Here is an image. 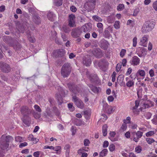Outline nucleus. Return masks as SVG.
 Wrapping results in <instances>:
<instances>
[{
  "label": "nucleus",
  "instance_id": "f257e3e1",
  "mask_svg": "<svg viewBox=\"0 0 157 157\" xmlns=\"http://www.w3.org/2000/svg\"><path fill=\"white\" fill-rule=\"evenodd\" d=\"M139 97L138 94V100H139ZM154 106V103L150 100H147V95L144 96V98L139 101L138 102V109L139 111H144L147 108H149Z\"/></svg>",
  "mask_w": 157,
  "mask_h": 157
},
{
  "label": "nucleus",
  "instance_id": "f03ea898",
  "mask_svg": "<svg viewBox=\"0 0 157 157\" xmlns=\"http://www.w3.org/2000/svg\"><path fill=\"white\" fill-rule=\"evenodd\" d=\"M13 140V138L9 135H5L2 136L0 140V147L2 150L7 149L9 147V142Z\"/></svg>",
  "mask_w": 157,
  "mask_h": 157
},
{
  "label": "nucleus",
  "instance_id": "7ed1b4c3",
  "mask_svg": "<svg viewBox=\"0 0 157 157\" xmlns=\"http://www.w3.org/2000/svg\"><path fill=\"white\" fill-rule=\"evenodd\" d=\"M155 23L153 21H147L145 22L141 29L143 33H146L151 31L154 28Z\"/></svg>",
  "mask_w": 157,
  "mask_h": 157
},
{
  "label": "nucleus",
  "instance_id": "20e7f679",
  "mask_svg": "<svg viewBox=\"0 0 157 157\" xmlns=\"http://www.w3.org/2000/svg\"><path fill=\"white\" fill-rule=\"evenodd\" d=\"M32 110V109H29L27 106H24L21 107L20 111L23 117L29 118Z\"/></svg>",
  "mask_w": 157,
  "mask_h": 157
},
{
  "label": "nucleus",
  "instance_id": "39448f33",
  "mask_svg": "<svg viewBox=\"0 0 157 157\" xmlns=\"http://www.w3.org/2000/svg\"><path fill=\"white\" fill-rule=\"evenodd\" d=\"M94 65L100 68H106L108 66L109 63L105 59L100 60L98 61L95 60L94 61Z\"/></svg>",
  "mask_w": 157,
  "mask_h": 157
},
{
  "label": "nucleus",
  "instance_id": "423d86ee",
  "mask_svg": "<svg viewBox=\"0 0 157 157\" xmlns=\"http://www.w3.org/2000/svg\"><path fill=\"white\" fill-rule=\"evenodd\" d=\"M82 33V28H77L72 29L71 35L74 38H77L80 36Z\"/></svg>",
  "mask_w": 157,
  "mask_h": 157
},
{
  "label": "nucleus",
  "instance_id": "0eeeda50",
  "mask_svg": "<svg viewBox=\"0 0 157 157\" xmlns=\"http://www.w3.org/2000/svg\"><path fill=\"white\" fill-rule=\"evenodd\" d=\"M72 99V100L78 107L81 109H83L84 108L83 102L76 96H73Z\"/></svg>",
  "mask_w": 157,
  "mask_h": 157
},
{
  "label": "nucleus",
  "instance_id": "6e6552de",
  "mask_svg": "<svg viewBox=\"0 0 157 157\" xmlns=\"http://www.w3.org/2000/svg\"><path fill=\"white\" fill-rule=\"evenodd\" d=\"M86 3L85 6L87 10H92L95 7L96 5V0H86Z\"/></svg>",
  "mask_w": 157,
  "mask_h": 157
},
{
  "label": "nucleus",
  "instance_id": "1a4fd4ad",
  "mask_svg": "<svg viewBox=\"0 0 157 157\" xmlns=\"http://www.w3.org/2000/svg\"><path fill=\"white\" fill-rule=\"evenodd\" d=\"M92 53L95 57L98 59L101 58L103 55L102 51L98 48L93 49Z\"/></svg>",
  "mask_w": 157,
  "mask_h": 157
},
{
  "label": "nucleus",
  "instance_id": "9d476101",
  "mask_svg": "<svg viewBox=\"0 0 157 157\" xmlns=\"http://www.w3.org/2000/svg\"><path fill=\"white\" fill-rule=\"evenodd\" d=\"M58 90L59 91V94L58 95V94H56V97L58 101L59 102V104L60 105L63 102V99L62 96L63 95V90L62 88L60 87H58Z\"/></svg>",
  "mask_w": 157,
  "mask_h": 157
},
{
  "label": "nucleus",
  "instance_id": "9b49d317",
  "mask_svg": "<svg viewBox=\"0 0 157 157\" xmlns=\"http://www.w3.org/2000/svg\"><path fill=\"white\" fill-rule=\"evenodd\" d=\"M75 16L74 15L71 14L69 16L68 20V25L71 27H74L75 26Z\"/></svg>",
  "mask_w": 157,
  "mask_h": 157
},
{
  "label": "nucleus",
  "instance_id": "f8f14e48",
  "mask_svg": "<svg viewBox=\"0 0 157 157\" xmlns=\"http://www.w3.org/2000/svg\"><path fill=\"white\" fill-rule=\"evenodd\" d=\"M67 86L69 90L75 94H78L80 91L79 87L77 86H75L74 85L68 83L67 84Z\"/></svg>",
  "mask_w": 157,
  "mask_h": 157
},
{
  "label": "nucleus",
  "instance_id": "ddd939ff",
  "mask_svg": "<svg viewBox=\"0 0 157 157\" xmlns=\"http://www.w3.org/2000/svg\"><path fill=\"white\" fill-rule=\"evenodd\" d=\"M148 36L145 35L140 39V44L143 46L146 47L148 40Z\"/></svg>",
  "mask_w": 157,
  "mask_h": 157
},
{
  "label": "nucleus",
  "instance_id": "4468645a",
  "mask_svg": "<svg viewBox=\"0 0 157 157\" xmlns=\"http://www.w3.org/2000/svg\"><path fill=\"white\" fill-rule=\"evenodd\" d=\"M147 52V49L144 47H139L138 48V56L140 57L146 55Z\"/></svg>",
  "mask_w": 157,
  "mask_h": 157
},
{
  "label": "nucleus",
  "instance_id": "2eb2a0df",
  "mask_svg": "<svg viewBox=\"0 0 157 157\" xmlns=\"http://www.w3.org/2000/svg\"><path fill=\"white\" fill-rule=\"evenodd\" d=\"M83 63L86 66H90L91 63V59L89 56H87V57L85 58L83 60Z\"/></svg>",
  "mask_w": 157,
  "mask_h": 157
},
{
  "label": "nucleus",
  "instance_id": "dca6fc26",
  "mask_svg": "<svg viewBox=\"0 0 157 157\" xmlns=\"http://www.w3.org/2000/svg\"><path fill=\"white\" fill-rule=\"evenodd\" d=\"M89 78L92 82H96L98 81V78L96 74H91L89 75Z\"/></svg>",
  "mask_w": 157,
  "mask_h": 157
},
{
  "label": "nucleus",
  "instance_id": "f3484780",
  "mask_svg": "<svg viewBox=\"0 0 157 157\" xmlns=\"http://www.w3.org/2000/svg\"><path fill=\"white\" fill-rule=\"evenodd\" d=\"M71 72L70 69H61V74L64 77H67Z\"/></svg>",
  "mask_w": 157,
  "mask_h": 157
},
{
  "label": "nucleus",
  "instance_id": "a211bd4d",
  "mask_svg": "<svg viewBox=\"0 0 157 157\" xmlns=\"http://www.w3.org/2000/svg\"><path fill=\"white\" fill-rule=\"evenodd\" d=\"M70 145L68 144H66L64 147V149L66 150L65 154L66 157H69L70 149Z\"/></svg>",
  "mask_w": 157,
  "mask_h": 157
},
{
  "label": "nucleus",
  "instance_id": "6ab92c4d",
  "mask_svg": "<svg viewBox=\"0 0 157 157\" xmlns=\"http://www.w3.org/2000/svg\"><path fill=\"white\" fill-rule=\"evenodd\" d=\"M97 27L98 28V31L99 33H101L103 32V25L102 23L98 22L97 24Z\"/></svg>",
  "mask_w": 157,
  "mask_h": 157
},
{
  "label": "nucleus",
  "instance_id": "aec40b11",
  "mask_svg": "<svg viewBox=\"0 0 157 157\" xmlns=\"http://www.w3.org/2000/svg\"><path fill=\"white\" fill-rule=\"evenodd\" d=\"M55 17V15L52 12H49L48 13L47 17L49 20L51 21H53Z\"/></svg>",
  "mask_w": 157,
  "mask_h": 157
},
{
  "label": "nucleus",
  "instance_id": "412c9836",
  "mask_svg": "<svg viewBox=\"0 0 157 157\" xmlns=\"http://www.w3.org/2000/svg\"><path fill=\"white\" fill-rule=\"evenodd\" d=\"M108 126L106 124H105L102 126V133L104 136H106L107 134Z\"/></svg>",
  "mask_w": 157,
  "mask_h": 157
},
{
  "label": "nucleus",
  "instance_id": "4be33fe9",
  "mask_svg": "<svg viewBox=\"0 0 157 157\" xmlns=\"http://www.w3.org/2000/svg\"><path fill=\"white\" fill-rule=\"evenodd\" d=\"M108 150L107 149H104L102 150L99 153L100 157H103L106 156L108 153Z\"/></svg>",
  "mask_w": 157,
  "mask_h": 157
},
{
  "label": "nucleus",
  "instance_id": "5701e85b",
  "mask_svg": "<svg viewBox=\"0 0 157 157\" xmlns=\"http://www.w3.org/2000/svg\"><path fill=\"white\" fill-rule=\"evenodd\" d=\"M29 140L32 141L33 142V143L36 144L37 142V140L35 138L33 137V136L32 134H30L29 135L28 137Z\"/></svg>",
  "mask_w": 157,
  "mask_h": 157
},
{
  "label": "nucleus",
  "instance_id": "b1692460",
  "mask_svg": "<svg viewBox=\"0 0 157 157\" xmlns=\"http://www.w3.org/2000/svg\"><path fill=\"white\" fill-rule=\"evenodd\" d=\"M107 107L105 109V111L108 114H111L113 112V109L111 106H109L107 104L105 105Z\"/></svg>",
  "mask_w": 157,
  "mask_h": 157
},
{
  "label": "nucleus",
  "instance_id": "393cba45",
  "mask_svg": "<svg viewBox=\"0 0 157 157\" xmlns=\"http://www.w3.org/2000/svg\"><path fill=\"white\" fill-rule=\"evenodd\" d=\"M33 21L36 24L38 25L40 23V17L39 16H35L33 17Z\"/></svg>",
  "mask_w": 157,
  "mask_h": 157
},
{
  "label": "nucleus",
  "instance_id": "a878e982",
  "mask_svg": "<svg viewBox=\"0 0 157 157\" xmlns=\"http://www.w3.org/2000/svg\"><path fill=\"white\" fill-rule=\"evenodd\" d=\"M66 58L65 57H62L60 59L57 61V63L58 65H61L66 61Z\"/></svg>",
  "mask_w": 157,
  "mask_h": 157
},
{
  "label": "nucleus",
  "instance_id": "bb28decb",
  "mask_svg": "<svg viewBox=\"0 0 157 157\" xmlns=\"http://www.w3.org/2000/svg\"><path fill=\"white\" fill-rule=\"evenodd\" d=\"M61 30L62 31L66 33H69L71 31L70 28L65 25L63 26L62 27Z\"/></svg>",
  "mask_w": 157,
  "mask_h": 157
},
{
  "label": "nucleus",
  "instance_id": "cd10ccee",
  "mask_svg": "<svg viewBox=\"0 0 157 157\" xmlns=\"http://www.w3.org/2000/svg\"><path fill=\"white\" fill-rule=\"evenodd\" d=\"M10 46H13L14 49L16 50H17L21 48V45L18 43H17L15 45H13L12 44H10Z\"/></svg>",
  "mask_w": 157,
  "mask_h": 157
},
{
  "label": "nucleus",
  "instance_id": "c85d7f7f",
  "mask_svg": "<svg viewBox=\"0 0 157 157\" xmlns=\"http://www.w3.org/2000/svg\"><path fill=\"white\" fill-rule=\"evenodd\" d=\"M10 67L8 64L2 62H0V67L2 69H7Z\"/></svg>",
  "mask_w": 157,
  "mask_h": 157
},
{
  "label": "nucleus",
  "instance_id": "c756f323",
  "mask_svg": "<svg viewBox=\"0 0 157 157\" xmlns=\"http://www.w3.org/2000/svg\"><path fill=\"white\" fill-rule=\"evenodd\" d=\"M63 0H53L54 4L57 6H61L63 3Z\"/></svg>",
  "mask_w": 157,
  "mask_h": 157
},
{
  "label": "nucleus",
  "instance_id": "7c9ffc66",
  "mask_svg": "<svg viewBox=\"0 0 157 157\" xmlns=\"http://www.w3.org/2000/svg\"><path fill=\"white\" fill-rule=\"evenodd\" d=\"M135 106L132 107V112L135 114H136L137 113V100H136L135 102Z\"/></svg>",
  "mask_w": 157,
  "mask_h": 157
},
{
  "label": "nucleus",
  "instance_id": "2f4dec72",
  "mask_svg": "<svg viewBox=\"0 0 157 157\" xmlns=\"http://www.w3.org/2000/svg\"><path fill=\"white\" fill-rule=\"evenodd\" d=\"M91 90L94 93H97L98 91V90L97 88L92 85H90L89 86Z\"/></svg>",
  "mask_w": 157,
  "mask_h": 157
},
{
  "label": "nucleus",
  "instance_id": "473e14b6",
  "mask_svg": "<svg viewBox=\"0 0 157 157\" xmlns=\"http://www.w3.org/2000/svg\"><path fill=\"white\" fill-rule=\"evenodd\" d=\"M52 150L56 151V153H58V152H61V147L59 146H56L55 147H53Z\"/></svg>",
  "mask_w": 157,
  "mask_h": 157
},
{
  "label": "nucleus",
  "instance_id": "72a5a7b5",
  "mask_svg": "<svg viewBox=\"0 0 157 157\" xmlns=\"http://www.w3.org/2000/svg\"><path fill=\"white\" fill-rule=\"evenodd\" d=\"M132 64L134 65L137 64V57L136 56H134L132 59Z\"/></svg>",
  "mask_w": 157,
  "mask_h": 157
},
{
  "label": "nucleus",
  "instance_id": "f704fd0d",
  "mask_svg": "<svg viewBox=\"0 0 157 157\" xmlns=\"http://www.w3.org/2000/svg\"><path fill=\"white\" fill-rule=\"evenodd\" d=\"M127 128V125L126 124L124 123L122 124L121 126V127L120 130L121 132H124L125 131Z\"/></svg>",
  "mask_w": 157,
  "mask_h": 157
},
{
  "label": "nucleus",
  "instance_id": "c9c22d12",
  "mask_svg": "<svg viewBox=\"0 0 157 157\" xmlns=\"http://www.w3.org/2000/svg\"><path fill=\"white\" fill-rule=\"evenodd\" d=\"M93 18L96 21L101 22L102 21V19L100 17L97 15L93 16Z\"/></svg>",
  "mask_w": 157,
  "mask_h": 157
},
{
  "label": "nucleus",
  "instance_id": "e433bc0d",
  "mask_svg": "<svg viewBox=\"0 0 157 157\" xmlns=\"http://www.w3.org/2000/svg\"><path fill=\"white\" fill-rule=\"evenodd\" d=\"M71 68L70 63H66L63 65L62 69H68Z\"/></svg>",
  "mask_w": 157,
  "mask_h": 157
},
{
  "label": "nucleus",
  "instance_id": "4c0bfd02",
  "mask_svg": "<svg viewBox=\"0 0 157 157\" xmlns=\"http://www.w3.org/2000/svg\"><path fill=\"white\" fill-rule=\"evenodd\" d=\"M109 136H110V137H109V138L112 141H115V140H112V139L111 138H113V137H114L115 136V135H116L115 132H114L111 131L109 132Z\"/></svg>",
  "mask_w": 157,
  "mask_h": 157
},
{
  "label": "nucleus",
  "instance_id": "58836bf2",
  "mask_svg": "<svg viewBox=\"0 0 157 157\" xmlns=\"http://www.w3.org/2000/svg\"><path fill=\"white\" fill-rule=\"evenodd\" d=\"M25 117H23V118H22V120L23 122L25 124L28 125L30 124V120H29L28 119H25Z\"/></svg>",
  "mask_w": 157,
  "mask_h": 157
},
{
  "label": "nucleus",
  "instance_id": "ea45409f",
  "mask_svg": "<svg viewBox=\"0 0 157 157\" xmlns=\"http://www.w3.org/2000/svg\"><path fill=\"white\" fill-rule=\"evenodd\" d=\"M138 74L139 75L142 77L141 79H143L144 78L145 75V72L144 70H141L138 72Z\"/></svg>",
  "mask_w": 157,
  "mask_h": 157
},
{
  "label": "nucleus",
  "instance_id": "a19ab883",
  "mask_svg": "<svg viewBox=\"0 0 157 157\" xmlns=\"http://www.w3.org/2000/svg\"><path fill=\"white\" fill-rule=\"evenodd\" d=\"M124 8V6L123 4H119L117 6V9L118 11L123 10Z\"/></svg>",
  "mask_w": 157,
  "mask_h": 157
},
{
  "label": "nucleus",
  "instance_id": "79ce46f5",
  "mask_svg": "<svg viewBox=\"0 0 157 157\" xmlns=\"http://www.w3.org/2000/svg\"><path fill=\"white\" fill-rule=\"evenodd\" d=\"M155 133V132L154 131H151L146 133V136L147 137L151 136L154 134Z\"/></svg>",
  "mask_w": 157,
  "mask_h": 157
},
{
  "label": "nucleus",
  "instance_id": "37998d69",
  "mask_svg": "<svg viewBox=\"0 0 157 157\" xmlns=\"http://www.w3.org/2000/svg\"><path fill=\"white\" fill-rule=\"evenodd\" d=\"M120 21H116L115 22L114 26L115 29H118L120 27Z\"/></svg>",
  "mask_w": 157,
  "mask_h": 157
},
{
  "label": "nucleus",
  "instance_id": "c03bdc74",
  "mask_svg": "<svg viewBox=\"0 0 157 157\" xmlns=\"http://www.w3.org/2000/svg\"><path fill=\"white\" fill-rule=\"evenodd\" d=\"M109 148L110 151H113L115 150V146L113 144H111L109 145Z\"/></svg>",
  "mask_w": 157,
  "mask_h": 157
},
{
  "label": "nucleus",
  "instance_id": "a18cd8bd",
  "mask_svg": "<svg viewBox=\"0 0 157 157\" xmlns=\"http://www.w3.org/2000/svg\"><path fill=\"white\" fill-rule=\"evenodd\" d=\"M146 140L147 143L150 144H151L155 141L153 139L150 138H147L146 139Z\"/></svg>",
  "mask_w": 157,
  "mask_h": 157
},
{
  "label": "nucleus",
  "instance_id": "49530a36",
  "mask_svg": "<svg viewBox=\"0 0 157 157\" xmlns=\"http://www.w3.org/2000/svg\"><path fill=\"white\" fill-rule=\"evenodd\" d=\"M15 141L17 142H21L22 141V138L19 136H16L15 137Z\"/></svg>",
  "mask_w": 157,
  "mask_h": 157
},
{
  "label": "nucleus",
  "instance_id": "de8ad7c7",
  "mask_svg": "<svg viewBox=\"0 0 157 157\" xmlns=\"http://www.w3.org/2000/svg\"><path fill=\"white\" fill-rule=\"evenodd\" d=\"M134 84V82L132 81H129L126 83V86L128 87H131Z\"/></svg>",
  "mask_w": 157,
  "mask_h": 157
},
{
  "label": "nucleus",
  "instance_id": "09e8293b",
  "mask_svg": "<svg viewBox=\"0 0 157 157\" xmlns=\"http://www.w3.org/2000/svg\"><path fill=\"white\" fill-rule=\"evenodd\" d=\"M54 34H55V41L56 43L58 44H61V41H59V39H58L57 38V37L56 36V32H54Z\"/></svg>",
  "mask_w": 157,
  "mask_h": 157
},
{
  "label": "nucleus",
  "instance_id": "8fccbe9b",
  "mask_svg": "<svg viewBox=\"0 0 157 157\" xmlns=\"http://www.w3.org/2000/svg\"><path fill=\"white\" fill-rule=\"evenodd\" d=\"M34 108L36 111L38 112H41L42 111L40 107L37 105H34Z\"/></svg>",
  "mask_w": 157,
  "mask_h": 157
},
{
  "label": "nucleus",
  "instance_id": "3c124183",
  "mask_svg": "<svg viewBox=\"0 0 157 157\" xmlns=\"http://www.w3.org/2000/svg\"><path fill=\"white\" fill-rule=\"evenodd\" d=\"M144 116L147 119H149L151 117V114L150 112H146L144 114Z\"/></svg>",
  "mask_w": 157,
  "mask_h": 157
},
{
  "label": "nucleus",
  "instance_id": "603ef678",
  "mask_svg": "<svg viewBox=\"0 0 157 157\" xmlns=\"http://www.w3.org/2000/svg\"><path fill=\"white\" fill-rule=\"evenodd\" d=\"M68 108L71 110V111H73L74 110L75 108L73 106V103H70L68 104Z\"/></svg>",
  "mask_w": 157,
  "mask_h": 157
},
{
  "label": "nucleus",
  "instance_id": "864d4df0",
  "mask_svg": "<svg viewBox=\"0 0 157 157\" xmlns=\"http://www.w3.org/2000/svg\"><path fill=\"white\" fill-rule=\"evenodd\" d=\"M90 144V141L88 139H85L84 141V144L86 146H88Z\"/></svg>",
  "mask_w": 157,
  "mask_h": 157
},
{
  "label": "nucleus",
  "instance_id": "5fc2aeb1",
  "mask_svg": "<svg viewBox=\"0 0 157 157\" xmlns=\"http://www.w3.org/2000/svg\"><path fill=\"white\" fill-rule=\"evenodd\" d=\"M126 51L125 49H122L120 53V56L122 57H123L124 56L125 53H126Z\"/></svg>",
  "mask_w": 157,
  "mask_h": 157
},
{
  "label": "nucleus",
  "instance_id": "6e6d98bb",
  "mask_svg": "<svg viewBox=\"0 0 157 157\" xmlns=\"http://www.w3.org/2000/svg\"><path fill=\"white\" fill-rule=\"evenodd\" d=\"M116 73L114 71L113 72L112 75V81L113 82H114L116 80Z\"/></svg>",
  "mask_w": 157,
  "mask_h": 157
},
{
  "label": "nucleus",
  "instance_id": "4d7b16f0",
  "mask_svg": "<svg viewBox=\"0 0 157 157\" xmlns=\"http://www.w3.org/2000/svg\"><path fill=\"white\" fill-rule=\"evenodd\" d=\"M137 40V38L136 37H135L133 39V46L134 47H135L136 46Z\"/></svg>",
  "mask_w": 157,
  "mask_h": 157
},
{
  "label": "nucleus",
  "instance_id": "13d9d810",
  "mask_svg": "<svg viewBox=\"0 0 157 157\" xmlns=\"http://www.w3.org/2000/svg\"><path fill=\"white\" fill-rule=\"evenodd\" d=\"M131 118L129 117H127L126 120H124V122L126 124H129L130 122Z\"/></svg>",
  "mask_w": 157,
  "mask_h": 157
},
{
  "label": "nucleus",
  "instance_id": "bf43d9fd",
  "mask_svg": "<svg viewBox=\"0 0 157 157\" xmlns=\"http://www.w3.org/2000/svg\"><path fill=\"white\" fill-rule=\"evenodd\" d=\"M109 145V142L105 140L103 143V147L104 148H106L108 147Z\"/></svg>",
  "mask_w": 157,
  "mask_h": 157
},
{
  "label": "nucleus",
  "instance_id": "052dcab7",
  "mask_svg": "<svg viewBox=\"0 0 157 157\" xmlns=\"http://www.w3.org/2000/svg\"><path fill=\"white\" fill-rule=\"evenodd\" d=\"M28 144L26 142L21 143L19 145L20 148H22V147H25Z\"/></svg>",
  "mask_w": 157,
  "mask_h": 157
},
{
  "label": "nucleus",
  "instance_id": "680f3d73",
  "mask_svg": "<svg viewBox=\"0 0 157 157\" xmlns=\"http://www.w3.org/2000/svg\"><path fill=\"white\" fill-rule=\"evenodd\" d=\"M40 152V151H39L34 152L33 154V156L35 157H39Z\"/></svg>",
  "mask_w": 157,
  "mask_h": 157
},
{
  "label": "nucleus",
  "instance_id": "e2e57ef3",
  "mask_svg": "<svg viewBox=\"0 0 157 157\" xmlns=\"http://www.w3.org/2000/svg\"><path fill=\"white\" fill-rule=\"evenodd\" d=\"M152 122L154 124H157V115L151 120Z\"/></svg>",
  "mask_w": 157,
  "mask_h": 157
},
{
  "label": "nucleus",
  "instance_id": "0e129e2a",
  "mask_svg": "<svg viewBox=\"0 0 157 157\" xmlns=\"http://www.w3.org/2000/svg\"><path fill=\"white\" fill-rule=\"evenodd\" d=\"M109 102H112L114 100V98L112 96H109L107 98Z\"/></svg>",
  "mask_w": 157,
  "mask_h": 157
},
{
  "label": "nucleus",
  "instance_id": "69168bd1",
  "mask_svg": "<svg viewBox=\"0 0 157 157\" xmlns=\"http://www.w3.org/2000/svg\"><path fill=\"white\" fill-rule=\"evenodd\" d=\"M29 150L28 149H23L21 151V153L22 154H27L29 153Z\"/></svg>",
  "mask_w": 157,
  "mask_h": 157
},
{
  "label": "nucleus",
  "instance_id": "338daca9",
  "mask_svg": "<svg viewBox=\"0 0 157 157\" xmlns=\"http://www.w3.org/2000/svg\"><path fill=\"white\" fill-rule=\"evenodd\" d=\"M71 10L74 12H75L77 10V9L74 6H72L70 7Z\"/></svg>",
  "mask_w": 157,
  "mask_h": 157
},
{
  "label": "nucleus",
  "instance_id": "774afa93",
  "mask_svg": "<svg viewBox=\"0 0 157 157\" xmlns=\"http://www.w3.org/2000/svg\"><path fill=\"white\" fill-rule=\"evenodd\" d=\"M153 7L154 9L157 11V1L155 2L153 4Z\"/></svg>",
  "mask_w": 157,
  "mask_h": 157
}]
</instances>
